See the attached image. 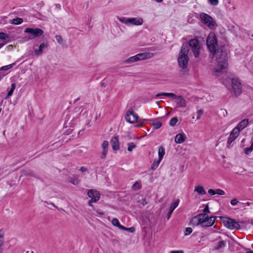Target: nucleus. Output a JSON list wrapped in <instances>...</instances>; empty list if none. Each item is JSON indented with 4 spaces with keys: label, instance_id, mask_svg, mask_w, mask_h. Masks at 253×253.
Instances as JSON below:
<instances>
[{
    "label": "nucleus",
    "instance_id": "nucleus-1",
    "mask_svg": "<svg viewBox=\"0 0 253 253\" xmlns=\"http://www.w3.org/2000/svg\"><path fill=\"white\" fill-rule=\"evenodd\" d=\"M215 56L216 60V67L215 71L220 72L227 66V53L225 47L223 46L220 47Z\"/></svg>",
    "mask_w": 253,
    "mask_h": 253
},
{
    "label": "nucleus",
    "instance_id": "nucleus-2",
    "mask_svg": "<svg viewBox=\"0 0 253 253\" xmlns=\"http://www.w3.org/2000/svg\"><path fill=\"white\" fill-rule=\"evenodd\" d=\"M189 51V49L188 46L187 44H183L177 59L178 65L183 69H185L187 67V64L189 61V57L188 56Z\"/></svg>",
    "mask_w": 253,
    "mask_h": 253
},
{
    "label": "nucleus",
    "instance_id": "nucleus-3",
    "mask_svg": "<svg viewBox=\"0 0 253 253\" xmlns=\"http://www.w3.org/2000/svg\"><path fill=\"white\" fill-rule=\"evenodd\" d=\"M207 45L208 49L212 55H215L220 47L218 45L217 40L213 32H210L207 38Z\"/></svg>",
    "mask_w": 253,
    "mask_h": 253
},
{
    "label": "nucleus",
    "instance_id": "nucleus-4",
    "mask_svg": "<svg viewBox=\"0 0 253 253\" xmlns=\"http://www.w3.org/2000/svg\"><path fill=\"white\" fill-rule=\"evenodd\" d=\"M200 18L202 23L211 30H215L217 25L215 20L209 14L202 13L200 14Z\"/></svg>",
    "mask_w": 253,
    "mask_h": 253
},
{
    "label": "nucleus",
    "instance_id": "nucleus-5",
    "mask_svg": "<svg viewBox=\"0 0 253 253\" xmlns=\"http://www.w3.org/2000/svg\"><path fill=\"white\" fill-rule=\"evenodd\" d=\"M126 120L129 123L133 124L135 122L140 123V125H138L137 127L140 126L143 124H145L148 120L146 119H139L138 116L132 111H128L126 115Z\"/></svg>",
    "mask_w": 253,
    "mask_h": 253
},
{
    "label": "nucleus",
    "instance_id": "nucleus-6",
    "mask_svg": "<svg viewBox=\"0 0 253 253\" xmlns=\"http://www.w3.org/2000/svg\"><path fill=\"white\" fill-rule=\"evenodd\" d=\"M117 19L122 23L126 25H141L143 20L141 18H126L125 17H117Z\"/></svg>",
    "mask_w": 253,
    "mask_h": 253
},
{
    "label": "nucleus",
    "instance_id": "nucleus-7",
    "mask_svg": "<svg viewBox=\"0 0 253 253\" xmlns=\"http://www.w3.org/2000/svg\"><path fill=\"white\" fill-rule=\"evenodd\" d=\"M187 45L188 46L189 49L190 47H191L194 56L196 58L198 57L200 54V50L201 49V45L199 40L196 39H192L190 40L188 44Z\"/></svg>",
    "mask_w": 253,
    "mask_h": 253
},
{
    "label": "nucleus",
    "instance_id": "nucleus-8",
    "mask_svg": "<svg viewBox=\"0 0 253 253\" xmlns=\"http://www.w3.org/2000/svg\"><path fill=\"white\" fill-rule=\"evenodd\" d=\"M222 219L223 224L228 229L233 230L234 229H239L240 228V224L234 219L225 217H222Z\"/></svg>",
    "mask_w": 253,
    "mask_h": 253
},
{
    "label": "nucleus",
    "instance_id": "nucleus-9",
    "mask_svg": "<svg viewBox=\"0 0 253 253\" xmlns=\"http://www.w3.org/2000/svg\"><path fill=\"white\" fill-rule=\"evenodd\" d=\"M24 33L30 34L31 36H29V37L30 39L32 40L35 38L42 36L44 32L42 29L39 28H27L25 29Z\"/></svg>",
    "mask_w": 253,
    "mask_h": 253
},
{
    "label": "nucleus",
    "instance_id": "nucleus-10",
    "mask_svg": "<svg viewBox=\"0 0 253 253\" xmlns=\"http://www.w3.org/2000/svg\"><path fill=\"white\" fill-rule=\"evenodd\" d=\"M232 88L234 90L235 95H239L242 92L241 84L238 79H232Z\"/></svg>",
    "mask_w": 253,
    "mask_h": 253
},
{
    "label": "nucleus",
    "instance_id": "nucleus-11",
    "mask_svg": "<svg viewBox=\"0 0 253 253\" xmlns=\"http://www.w3.org/2000/svg\"><path fill=\"white\" fill-rule=\"evenodd\" d=\"M203 218V222L202 223L201 226L203 227H209L213 225L216 217L212 216L209 217V216L206 214V216Z\"/></svg>",
    "mask_w": 253,
    "mask_h": 253
},
{
    "label": "nucleus",
    "instance_id": "nucleus-12",
    "mask_svg": "<svg viewBox=\"0 0 253 253\" xmlns=\"http://www.w3.org/2000/svg\"><path fill=\"white\" fill-rule=\"evenodd\" d=\"M205 216V213H200L194 216L191 220V224L194 226L201 225L202 223L203 222V217Z\"/></svg>",
    "mask_w": 253,
    "mask_h": 253
},
{
    "label": "nucleus",
    "instance_id": "nucleus-13",
    "mask_svg": "<svg viewBox=\"0 0 253 253\" xmlns=\"http://www.w3.org/2000/svg\"><path fill=\"white\" fill-rule=\"evenodd\" d=\"M87 196L94 202H97L100 199V193L98 191L94 190H88Z\"/></svg>",
    "mask_w": 253,
    "mask_h": 253
},
{
    "label": "nucleus",
    "instance_id": "nucleus-14",
    "mask_svg": "<svg viewBox=\"0 0 253 253\" xmlns=\"http://www.w3.org/2000/svg\"><path fill=\"white\" fill-rule=\"evenodd\" d=\"M239 133H240L239 132V130H237L236 129L234 128L232 130L227 142V147L228 148L230 147V145L232 143V142L238 136Z\"/></svg>",
    "mask_w": 253,
    "mask_h": 253
},
{
    "label": "nucleus",
    "instance_id": "nucleus-15",
    "mask_svg": "<svg viewBox=\"0 0 253 253\" xmlns=\"http://www.w3.org/2000/svg\"><path fill=\"white\" fill-rule=\"evenodd\" d=\"M49 46L48 42H43L40 44L38 49H35L34 50L35 54L36 56H39L43 53V50L45 48H47Z\"/></svg>",
    "mask_w": 253,
    "mask_h": 253
},
{
    "label": "nucleus",
    "instance_id": "nucleus-16",
    "mask_svg": "<svg viewBox=\"0 0 253 253\" xmlns=\"http://www.w3.org/2000/svg\"><path fill=\"white\" fill-rule=\"evenodd\" d=\"M109 143L108 141L104 140L102 144V148L103 151L101 153V158L102 159H105L108 153Z\"/></svg>",
    "mask_w": 253,
    "mask_h": 253
},
{
    "label": "nucleus",
    "instance_id": "nucleus-17",
    "mask_svg": "<svg viewBox=\"0 0 253 253\" xmlns=\"http://www.w3.org/2000/svg\"><path fill=\"white\" fill-rule=\"evenodd\" d=\"M174 98L176 99V103L178 107L184 108L186 107L185 100L182 97V96H176Z\"/></svg>",
    "mask_w": 253,
    "mask_h": 253
},
{
    "label": "nucleus",
    "instance_id": "nucleus-18",
    "mask_svg": "<svg viewBox=\"0 0 253 253\" xmlns=\"http://www.w3.org/2000/svg\"><path fill=\"white\" fill-rule=\"evenodd\" d=\"M249 123V119H246L242 120L240 122L238 126L234 128V129H236L237 130H239V132L242 130L244 128H245L248 125Z\"/></svg>",
    "mask_w": 253,
    "mask_h": 253
},
{
    "label": "nucleus",
    "instance_id": "nucleus-19",
    "mask_svg": "<svg viewBox=\"0 0 253 253\" xmlns=\"http://www.w3.org/2000/svg\"><path fill=\"white\" fill-rule=\"evenodd\" d=\"M111 143L112 144V149L114 150H118L120 148L119 138L117 136L113 137L111 140Z\"/></svg>",
    "mask_w": 253,
    "mask_h": 253
},
{
    "label": "nucleus",
    "instance_id": "nucleus-20",
    "mask_svg": "<svg viewBox=\"0 0 253 253\" xmlns=\"http://www.w3.org/2000/svg\"><path fill=\"white\" fill-rule=\"evenodd\" d=\"M179 199L176 200L174 203H173L169 207V211L167 214V218L169 219L171 216L173 211L175 210L176 208L178 206L179 204Z\"/></svg>",
    "mask_w": 253,
    "mask_h": 253
},
{
    "label": "nucleus",
    "instance_id": "nucleus-21",
    "mask_svg": "<svg viewBox=\"0 0 253 253\" xmlns=\"http://www.w3.org/2000/svg\"><path fill=\"white\" fill-rule=\"evenodd\" d=\"M150 54V53L147 52L139 53L136 55V57L137 58L138 61L145 60L151 58V56Z\"/></svg>",
    "mask_w": 253,
    "mask_h": 253
},
{
    "label": "nucleus",
    "instance_id": "nucleus-22",
    "mask_svg": "<svg viewBox=\"0 0 253 253\" xmlns=\"http://www.w3.org/2000/svg\"><path fill=\"white\" fill-rule=\"evenodd\" d=\"M185 140V136L181 133H179L175 136V141L176 143H182L184 142Z\"/></svg>",
    "mask_w": 253,
    "mask_h": 253
},
{
    "label": "nucleus",
    "instance_id": "nucleus-23",
    "mask_svg": "<svg viewBox=\"0 0 253 253\" xmlns=\"http://www.w3.org/2000/svg\"><path fill=\"white\" fill-rule=\"evenodd\" d=\"M194 190L201 195H204L206 193L203 186L199 185L196 186Z\"/></svg>",
    "mask_w": 253,
    "mask_h": 253
},
{
    "label": "nucleus",
    "instance_id": "nucleus-24",
    "mask_svg": "<svg viewBox=\"0 0 253 253\" xmlns=\"http://www.w3.org/2000/svg\"><path fill=\"white\" fill-rule=\"evenodd\" d=\"M162 95L166 96H168V97H174V98H175L176 96V95L174 93H173L162 92V93H159L155 95V98H157L158 97L162 96Z\"/></svg>",
    "mask_w": 253,
    "mask_h": 253
},
{
    "label": "nucleus",
    "instance_id": "nucleus-25",
    "mask_svg": "<svg viewBox=\"0 0 253 253\" xmlns=\"http://www.w3.org/2000/svg\"><path fill=\"white\" fill-rule=\"evenodd\" d=\"M165 154V150L162 146H160L158 149V155L160 160H162Z\"/></svg>",
    "mask_w": 253,
    "mask_h": 253
},
{
    "label": "nucleus",
    "instance_id": "nucleus-26",
    "mask_svg": "<svg viewBox=\"0 0 253 253\" xmlns=\"http://www.w3.org/2000/svg\"><path fill=\"white\" fill-rule=\"evenodd\" d=\"M16 84L15 83L11 84V89L8 91L7 95L5 97V99H7L9 96H11L13 93L14 90L15 89Z\"/></svg>",
    "mask_w": 253,
    "mask_h": 253
},
{
    "label": "nucleus",
    "instance_id": "nucleus-27",
    "mask_svg": "<svg viewBox=\"0 0 253 253\" xmlns=\"http://www.w3.org/2000/svg\"><path fill=\"white\" fill-rule=\"evenodd\" d=\"M226 243L224 241H220L217 243V245L214 247V249L215 250H219L220 249L224 247Z\"/></svg>",
    "mask_w": 253,
    "mask_h": 253
},
{
    "label": "nucleus",
    "instance_id": "nucleus-28",
    "mask_svg": "<svg viewBox=\"0 0 253 253\" xmlns=\"http://www.w3.org/2000/svg\"><path fill=\"white\" fill-rule=\"evenodd\" d=\"M136 61H138L137 58L136 57V55L128 58L127 59H126L125 61V63H133Z\"/></svg>",
    "mask_w": 253,
    "mask_h": 253
},
{
    "label": "nucleus",
    "instance_id": "nucleus-29",
    "mask_svg": "<svg viewBox=\"0 0 253 253\" xmlns=\"http://www.w3.org/2000/svg\"><path fill=\"white\" fill-rule=\"evenodd\" d=\"M23 20L21 18H16L12 20V23L14 25H19L22 23Z\"/></svg>",
    "mask_w": 253,
    "mask_h": 253
},
{
    "label": "nucleus",
    "instance_id": "nucleus-30",
    "mask_svg": "<svg viewBox=\"0 0 253 253\" xmlns=\"http://www.w3.org/2000/svg\"><path fill=\"white\" fill-rule=\"evenodd\" d=\"M127 151L129 152H131L132 151V149L136 148V146L135 144L133 142H130L128 143L127 144Z\"/></svg>",
    "mask_w": 253,
    "mask_h": 253
},
{
    "label": "nucleus",
    "instance_id": "nucleus-31",
    "mask_svg": "<svg viewBox=\"0 0 253 253\" xmlns=\"http://www.w3.org/2000/svg\"><path fill=\"white\" fill-rule=\"evenodd\" d=\"M9 36L3 32H0V40L6 41L9 39Z\"/></svg>",
    "mask_w": 253,
    "mask_h": 253
},
{
    "label": "nucleus",
    "instance_id": "nucleus-32",
    "mask_svg": "<svg viewBox=\"0 0 253 253\" xmlns=\"http://www.w3.org/2000/svg\"><path fill=\"white\" fill-rule=\"evenodd\" d=\"M161 161V160H160L159 159L158 161H154L151 165V169L152 170L156 169L158 168Z\"/></svg>",
    "mask_w": 253,
    "mask_h": 253
},
{
    "label": "nucleus",
    "instance_id": "nucleus-33",
    "mask_svg": "<svg viewBox=\"0 0 253 253\" xmlns=\"http://www.w3.org/2000/svg\"><path fill=\"white\" fill-rule=\"evenodd\" d=\"M178 122L177 117L172 118L169 121V125L171 126H174Z\"/></svg>",
    "mask_w": 253,
    "mask_h": 253
},
{
    "label": "nucleus",
    "instance_id": "nucleus-34",
    "mask_svg": "<svg viewBox=\"0 0 253 253\" xmlns=\"http://www.w3.org/2000/svg\"><path fill=\"white\" fill-rule=\"evenodd\" d=\"M141 184L137 181L135 182L132 186V189L133 190H139L141 189Z\"/></svg>",
    "mask_w": 253,
    "mask_h": 253
},
{
    "label": "nucleus",
    "instance_id": "nucleus-35",
    "mask_svg": "<svg viewBox=\"0 0 253 253\" xmlns=\"http://www.w3.org/2000/svg\"><path fill=\"white\" fill-rule=\"evenodd\" d=\"M69 182L70 183H71L72 184L75 185H77L79 184V180L78 178H76V177L75 176V178H70L69 179Z\"/></svg>",
    "mask_w": 253,
    "mask_h": 253
},
{
    "label": "nucleus",
    "instance_id": "nucleus-36",
    "mask_svg": "<svg viewBox=\"0 0 253 253\" xmlns=\"http://www.w3.org/2000/svg\"><path fill=\"white\" fill-rule=\"evenodd\" d=\"M162 124L160 121H157L152 124L153 127L156 129L159 128L162 126Z\"/></svg>",
    "mask_w": 253,
    "mask_h": 253
},
{
    "label": "nucleus",
    "instance_id": "nucleus-37",
    "mask_svg": "<svg viewBox=\"0 0 253 253\" xmlns=\"http://www.w3.org/2000/svg\"><path fill=\"white\" fill-rule=\"evenodd\" d=\"M4 238V232L2 230H0V247L3 245Z\"/></svg>",
    "mask_w": 253,
    "mask_h": 253
},
{
    "label": "nucleus",
    "instance_id": "nucleus-38",
    "mask_svg": "<svg viewBox=\"0 0 253 253\" xmlns=\"http://www.w3.org/2000/svg\"><path fill=\"white\" fill-rule=\"evenodd\" d=\"M112 224L116 227H119L120 225V222L117 218H113L112 221Z\"/></svg>",
    "mask_w": 253,
    "mask_h": 253
},
{
    "label": "nucleus",
    "instance_id": "nucleus-39",
    "mask_svg": "<svg viewBox=\"0 0 253 253\" xmlns=\"http://www.w3.org/2000/svg\"><path fill=\"white\" fill-rule=\"evenodd\" d=\"M14 65H15V63H14L9 64L8 65L3 66L1 67V69L2 70H5V71L7 70L10 69L11 68H12Z\"/></svg>",
    "mask_w": 253,
    "mask_h": 253
},
{
    "label": "nucleus",
    "instance_id": "nucleus-40",
    "mask_svg": "<svg viewBox=\"0 0 253 253\" xmlns=\"http://www.w3.org/2000/svg\"><path fill=\"white\" fill-rule=\"evenodd\" d=\"M208 2L212 5L216 6L219 3L218 0H208Z\"/></svg>",
    "mask_w": 253,
    "mask_h": 253
},
{
    "label": "nucleus",
    "instance_id": "nucleus-41",
    "mask_svg": "<svg viewBox=\"0 0 253 253\" xmlns=\"http://www.w3.org/2000/svg\"><path fill=\"white\" fill-rule=\"evenodd\" d=\"M192 231H193V230L191 227L186 228L185 229V232H184L185 235H186V236L189 235L192 232Z\"/></svg>",
    "mask_w": 253,
    "mask_h": 253
},
{
    "label": "nucleus",
    "instance_id": "nucleus-42",
    "mask_svg": "<svg viewBox=\"0 0 253 253\" xmlns=\"http://www.w3.org/2000/svg\"><path fill=\"white\" fill-rule=\"evenodd\" d=\"M55 37L57 42L61 44L63 42V40L62 37L60 35H56Z\"/></svg>",
    "mask_w": 253,
    "mask_h": 253
},
{
    "label": "nucleus",
    "instance_id": "nucleus-43",
    "mask_svg": "<svg viewBox=\"0 0 253 253\" xmlns=\"http://www.w3.org/2000/svg\"><path fill=\"white\" fill-rule=\"evenodd\" d=\"M24 174L27 176L30 175V176H34L37 178H39V177H38L37 176H36V174L35 173H34L33 171H26L25 173H24Z\"/></svg>",
    "mask_w": 253,
    "mask_h": 253
},
{
    "label": "nucleus",
    "instance_id": "nucleus-44",
    "mask_svg": "<svg viewBox=\"0 0 253 253\" xmlns=\"http://www.w3.org/2000/svg\"><path fill=\"white\" fill-rule=\"evenodd\" d=\"M215 194H218L219 195H223L225 194V192L223 190L220 189H217L215 190Z\"/></svg>",
    "mask_w": 253,
    "mask_h": 253
},
{
    "label": "nucleus",
    "instance_id": "nucleus-45",
    "mask_svg": "<svg viewBox=\"0 0 253 253\" xmlns=\"http://www.w3.org/2000/svg\"><path fill=\"white\" fill-rule=\"evenodd\" d=\"M203 110H202V109H200V110H199L198 111H197V120H199L201 118V116L203 115Z\"/></svg>",
    "mask_w": 253,
    "mask_h": 253
},
{
    "label": "nucleus",
    "instance_id": "nucleus-46",
    "mask_svg": "<svg viewBox=\"0 0 253 253\" xmlns=\"http://www.w3.org/2000/svg\"><path fill=\"white\" fill-rule=\"evenodd\" d=\"M238 201L237 200V199H232L231 201H230V204L232 206H235L238 203Z\"/></svg>",
    "mask_w": 253,
    "mask_h": 253
},
{
    "label": "nucleus",
    "instance_id": "nucleus-47",
    "mask_svg": "<svg viewBox=\"0 0 253 253\" xmlns=\"http://www.w3.org/2000/svg\"><path fill=\"white\" fill-rule=\"evenodd\" d=\"M203 212H204V213H205L206 214H207V213H210V210H209V206H208V205H207L205 206V208H204V209L203 210Z\"/></svg>",
    "mask_w": 253,
    "mask_h": 253
},
{
    "label": "nucleus",
    "instance_id": "nucleus-48",
    "mask_svg": "<svg viewBox=\"0 0 253 253\" xmlns=\"http://www.w3.org/2000/svg\"><path fill=\"white\" fill-rule=\"evenodd\" d=\"M208 193L210 195H214L215 194V190L210 189L208 190Z\"/></svg>",
    "mask_w": 253,
    "mask_h": 253
},
{
    "label": "nucleus",
    "instance_id": "nucleus-49",
    "mask_svg": "<svg viewBox=\"0 0 253 253\" xmlns=\"http://www.w3.org/2000/svg\"><path fill=\"white\" fill-rule=\"evenodd\" d=\"M126 231H127L129 232L133 233L135 231V228L133 227H131L130 228H126Z\"/></svg>",
    "mask_w": 253,
    "mask_h": 253
},
{
    "label": "nucleus",
    "instance_id": "nucleus-50",
    "mask_svg": "<svg viewBox=\"0 0 253 253\" xmlns=\"http://www.w3.org/2000/svg\"><path fill=\"white\" fill-rule=\"evenodd\" d=\"M31 40V39H30V37H24L22 39V42H26L27 41H28L29 40Z\"/></svg>",
    "mask_w": 253,
    "mask_h": 253
},
{
    "label": "nucleus",
    "instance_id": "nucleus-51",
    "mask_svg": "<svg viewBox=\"0 0 253 253\" xmlns=\"http://www.w3.org/2000/svg\"><path fill=\"white\" fill-rule=\"evenodd\" d=\"M72 129L69 128L64 132V134L66 135H69L72 132Z\"/></svg>",
    "mask_w": 253,
    "mask_h": 253
},
{
    "label": "nucleus",
    "instance_id": "nucleus-52",
    "mask_svg": "<svg viewBox=\"0 0 253 253\" xmlns=\"http://www.w3.org/2000/svg\"><path fill=\"white\" fill-rule=\"evenodd\" d=\"M184 252L182 250L179 251H172L170 253H183Z\"/></svg>",
    "mask_w": 253,
    "mask_h": 253
},
{
    "label": "nucleus",
    "instance_id": "nucleus-53",
    "mask_svg": "<svg viewBox=\"0 0 253 253\" xmlns=\"http://www.w3.org/2000/svg\"><path fill=\"white\" fill-rule=\"evenodd\" d=\"M80 171H81L82 172H84L85 171H86L87 170V169L84 167H82L81 168H80Z\"/></svg>",
    "mask_w": 253,
    "mask_h": 253
},
{
    "label": "nucleus",
    "instance_id": "nucleus-54",
    "mask_svg": "<svg viewBox=\"0 0 253 253\" xmlns=\"http://www.w3.org/2000/svg\"><path fill=\"white\" fill-rule=\"evenodd\" d=\"M118 228L120 229L126 230L127 227H126L120 224Z\"/></svg>",
    "mask_w": 253,
    "mask_h": 253
},
{
    "label": "nucleus",
    "instance_id": "nucleus-55",
    "mask_svg": "<svg viewBox=\"0 0 253 253\" xmlns=\"http://www.w3.org/2000/svg\"><path fill=\"white\" fill-rule=\"evenodd\" d=\"M94 202L92 200H90L88 202V205L90 207H93L92 203Z\"/></svg>",
    "mask_w": 253,
    "mask_h": 253
},
{
    "label": "nucleus",
    "instance_id": "nucleus-56",
    "mask_svg": "<svg viewBox=\"0 0 253 253\" xmlns=\"http://www.w3.org/2000/svg\"><path fill=\"white\" fill-rule=\"evenodd\" d=\"M55 7H56L57 8H58V9H60V8H61V5H60V4H58V3L56 4H55Z\"/></svg>",
    "mask_w": 253,
    "mask_h": 253
},
{
    "label": "nucleus",
    "instance_id": "nucleus-57",
    "mask_svg": "<svg viewBox=\"0 0 253 253\" xmlns=\"http://www.w3.org/2000/svg\"><path fill=\"white\" fill-rule=\"evenodd\" d=\"M5 43H6V42L3 43H0V49L5 44Z\"/></svg>",
    "mask_w": 253,
    "mask_h": 253
},
{
    "label": "nucleus",
    "instance_id": "nucleus-58",
    "mask_svg": "<svg viewBox=\"0 0 253 253\" xmlns=\"http://www.w3.org/2000/svg\"><path fill=\"white\" fill-rule=\"evenodd\" d=\"M147 204V202H146L145 200H143V202L142 203V204L143 205H146Z\"/></svg>",
    "mask_w": 253,
    "mask_h": 253
},
{
    "label": "nucleus",
    "instance_id": "nucleus-59",
    "mask_svg": "<svg viewBox=\"0 0 253 253\" xmlns=\"http://www.w3.org/2000/svg\"><path fill=\"white\" fill-rule=\"evenodd\" d=\"M163 0H156L157 2H161Z\"/></svg>",
    "mask_w": 253,
    "mask_h": 253
},
{
    "label": "nucleus",
    "instance_id": "nucleus-60",
    "mask_svg": "<svg viewBox=\"0 0 253 253\" xmlns=\"http://www.w3.org/2000/svg\"><path fill=\"white\" fill-rule=\"evenodd\" d=\"M99 214H100V215H102L104 214L103 212H99Z\"/></svg>",
    "mask_w": 253,
    "mask_h": 253
},
{
    "label": "nucleus",
    "instance_id": "nucleus-61",
    "mask_svg": "<svg viewBox=\"0 0 253 253\" xmlns=\"http://www.w3.org/2000/svg\"><path fill=\"white\" fill-rule=\"evenodd\" d=\"M50 204H51V205H52V206H53L54 207H56H56L55 206V205H54L53 203H50Z\"/></svg>",
    "mask_w": 253,
    "mask_h": 253
},
{
    "label": "nucleus",
    "instance_id": "nucleus-62",
    "mask_svg": "<svg viewBox=\"0 0 253 253\" xmlns=\"http://www.w3.org/2000/svg\"><path fill=\"white\" fill-rule=\"evenodd\" d=\"M247 204L248 206H249V205H250V203L247 202Z\"/></svg>",
    "mask_w": 253,
    "mask_h": 253
},
{
    "label": "nucleus",
    "instance_id": "nucleus-63",
    "mask_svg": "<svg viewBox=\"0 0 253 253\" xmlns=\"http://www.w3.org/2000/svg\"><path fill=\"white\" fill-rule=\"evenodd\" d=\"M228 2L229 3H230V0H228Z\"/></svg>",
    "mask_w": 253,
    "mask_h": 253
},
{
    "label": "nucleus",
    "instance_id": "nucleus-64",
    "mask_svg": "<svg viewBox=\"0 0 253 253\" xmlns=\"http://www.w3.org/2000/svg\"><path fill=\"white\" fill-rule=\"evenodd\" d=\"M1 77L0 76V81L1 80Z\"/></svg>",
    "mask_w": 253,
    "mask_h": 253
}]
</instances>
